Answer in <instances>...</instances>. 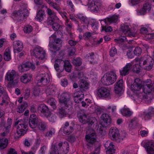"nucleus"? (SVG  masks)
I'll list each match as a JSON object with an SVG mask.
<instances>
[{
	"instance_id": "obj_1",
	"label": "nucleus",
	"mask_w": 154,
	"mask_h": 154,
	"mask_svg": "<svg viewBox=\"0 0 154 154\" xmlns=\"http://www.w3.org/2000/svg\"><path fill=\"white\" fill-rule=\"evenodd\" d=\"M142 87L141 80L139 78L135 79L133 83L131 85V88L134 93L137 94L134 96L135 100L140 102L144 98V97L140 91Z\"/></svg>"
},
{
	"instance_id": "obj_2",
	"label": "nucleus",
	"mask_w": 154,
	"mask_h": 154,
	"mask_svg": "<svg viewBox=\"0 0 154 154\" xmlns=\"http://www.w3.org/2000/svg\"><path fill=\"white\" fill-rule=\"evenodd\" d=\"M5 80L8 82V86L11 88L16 85L18 83L19 76L17 72L14 70H9L6 73Z\"/></svg>"
},
{
	"instance_id": "obj_3",
	"label": "nucleus",
	"mask_w": 154,
	"mask_h": 154,
	"mask_svg": "<svg viewBox=\"0 0 154 154\" xmlns=\"http://www.w3.org/2000/svg\"><path fill=\"white\" fill-rule=\"evenodd\" d=\"M69 150V146L67 142L60 143L58 145H52L50 154H66Z\"/></svg>"
},
{
	"instance_id": "obj_4",
	"label": "nucleus",
	"mask_w": 154,
	"mask_h": 154,
	"mask_svg": "<svg viewBox=\"0 0 154 154\" xmlns=\"http://www.w3.org/2000/svg\"><path fill=\"white\" fill-rule=\"evenodd\" d=\"M29 13V11L25 8L14 11L12 14L13 19L18 22L23 21L26 19Z\"/></svg>"
},
{
	"instance_id": "obj_5",
	"label": "nucleus",
	"mask_w": 154,
	"mask_h": 154,
	"mask_svg": "<svg viewBox=\"0 0 154 154\" xmlns=\"http://www.w3.org/2000/svg\"><path fill=\"white\" fill-rule=\"evenodd\" d=\"M117 76L113 71L105 73L101 79L102 83L105 85H109L114 83L116 81Z\"/></svg>"
},
{
	"instance_id": "obj_6",
	"label": "nucleus",
	"mask_w": 154,
	"mask_h": 154,
	"mask_svg": "<svg viewBox=\"0 0 154 154\" xmlns=\"http://www.w3.org/2000/svg\"><path fill=\"white\" fill-rule=\"evenodd\" d=\"M139 66L140 67L144 66V69L147 70L151 69L154 64V60L150 56L145 55L141 57L139 60Z\"/></svg>"
},
{
	"instance_id": "obj_7",
	"label": "nucleus",
	"mask_w": 154,
	"mask_h": 154,
	"mask_svg": "<svg viewBox=\"0 0 154 154\" xmlns=\"http://www.w3.org/2000/svg\"><path fill=\"white\" fill-rule=\"evenodd\" d=\"M87 5L90 11L95 13L98 12L103 8L100 2L95 0H88Z\"/></svg>"
},
{
	"instance_id": "obj_8",
	"label": "nucleus",
	"mask_w": 154,
	"mask_h": 154,
	"mask_svg": "<svg viewBox=\"0 0 154 154\" xmlns=\"http://www.w3.org/2000/svg\"><path fill=\"white\" fill-rule=\"evenodd\" d=\"M14 124L15 125H18L17 127V132L19 136L23 135L26 133L27 130V126L25 124L23 120L16 119Z\"/></svg>"
},
{
	"instance_id": "obj_9",
	"label": "nucleus",
	"mask_w": 154,
	"mask_h": 154,
	"mask_svg": "<svg viewBox=\"0 0 154 154\" xmlns=\"http://www.w3.org/2000/svg\"><path fill=\"white\" fill-rule=\"evenodd\" d=\"M50 74L44 73H41L37 77V85L38 86H45L48 84L50 82Z\"/></svg>"
},
{
	"instance_id": "obj_10",
	"label": "nucleus",
	"mask_w": 154,
	"mask_h": 154,
	"mask_svg": "<svg viewBox=\"0 0 154 154\" xmlns=\"http://www.w3.org/2000/svg\"><path fill=\"white\" fill-rule=\"evenodd\" d=\"M58 97L60 102L63 104L66 107H68L71 103L70 95L68 93L64 92L61 94H59Z\"/></svg>"
},
{
	"instance_id": "obj_11",
	"label": "nucleus",
	"mask_w": 154,
	"mask_h": 154,
	"mask_svg": "<svg viewBox=\"0 0 154 154\" xmlns=\"http://www.w3.org/2000/svg\"><path fill=\"white\" fill-rule=\"evenodd\" d=\"M87 134L85 138L87 141L90 144H93L97 141V137L95 131L92 129H88L86 132Z\"/></svg>"
},
{
	"instance_id": "obj_12",
	"label": "nucleus",
	"mask_w": 154,
	"mask_h": 154,
	"mask_svg": "<svg viewBox=\"0 0 154 154\" xmlns=\"http://www.w3.org/2000/svg\"><path fill=\"white\" fill-rule=\"evenodd\" d=\"M33 53V55L39 59L42 60L45 57V51L39 46L36 47L34 48Z\"/></svg>"
},
{
	"instance_id": "obj_13",
	"label": "nucleus",
	"mask_w": 154,
	"mask_h": 154,
	"mask_svg": "<svg viewBox=\"0 0 154 154\" xmlns=\"http://www.w3.org/2000/svg\"><path fill=\"white\" fill-rule=\"evenodd\" d=\"M62 40L59 38L54 39V42L53 43H49V46L50 48L51 51H57L60 50V48L62 46Z\"/></svg>"
},
{
	"instance_id": "obj_14",
	"label": "nucleus",
	"mask_w": 154,
	"mask_h": 154,
	"mask_svg": "<svg viewBox=\"0 0 154 154\" xmlns=\"http://www.w3.org/2000/svg\"><path fill=\"white\" fill-rule=\"evenodd\" d=\"M109 135L110 138L117 141H119V134L118 130L116 127L111 128L109 132Z\"/></svg>"
},
{
	"instance_id": "obj_15",
	"label": "nucleus",
	"mask_w": 154,
	"mask_h": 154,
	"mask_svg": "<svg viewBox=\"0 0 154 154\" xmlns=\"http://www.w3.org/2000/svg\"><path fill=\"white\" fill-rule=\"evenodd\" d=\"M37 112L41 116L45 117L48 115L49 112L48 107L44 104H41L38 106Z\"/></svg>"
},
{
	"instance_id": "obj_16",
	"label": "nucleus",
	"mask_w": 154,
	"mask_h": 154,
	"mask_svg": "<svg viewBox=\"0 0 154 154\" xmlns=\"http://www.w3.org/2000/svg\"><path fill=\"white\" fill-rule=\"evenodd\" d=\"M101 125L103 127H107L111 124L110 117L106 113L103 114L100 117Z\"/></svg>"
},
{
	"instance_id": "obj_17",
	"label": "nucleus",
	"mask_w": 154,
	"mask_h": 154,
	"mask_svg": "<svg viewBox=\"0 0 154 154\" xmlns=\"http://www.w3.org/2000/svg\"><path fill=\"white\" fill-rule=\"evenodd\" d=\"M110 91L108 88L104 87H102L97 89V93L99 97H107L110 96Z\"/></svg>"
},
{
	"instance_id": "obj_18",
	"label": "nucleus",
	"mask_w": 154,
	"mask_h": 154,
	"mask_svg": "<svg viewBox=\"0 0 154 154\" xmlns=\"http://www.w3.org/2000/svg\"><path fill=\"white\" fill-rule=\"evenodd\" d=\"M79 121L83 124L87 123L88 125H91L94 123L95 120V118H88L87 115L85 114L81 115L79 117Z\"/></svg>"
},
{
	"instance_id": "obj_19",
	"label": "nucleus",
	"mask_w": 154,
	"mask_h": 154,
	"mask_svg": "<svg viewBox=\"0 0 154 154\" xmlns=\"http://www.w3.org/2000/svg\"><path fill=\"white\" fill-rule=\"evenodd\" d=\"M143 146L149 154H154V142L149 140L144 142Z\"/></svg>"
},
{
	"instance_id": "obj_20",
	"label": "nucleus",
	"mask_w": 154,
	"mask_h": 154,
	"mask_svg": "<svg viewBox=\"0 0 154 154\" xmlns=\"http://www.w3.org/2000/svg\"><path fill=\"white\" fill-rule=\"evenodd\" d=\"M121 29L123 33L126 36L129 37L135 36V33L131 31L130 28L126 24H124L121 25Z\"/></svg>"
},
{
	"instance_id": "obj_21",
	"label": "nucleus",
	"mask_w": 154,
	"mask_h": 154,
	"mask_svg": "<svg viewBox=\"0 0 154 154\" xmlns=\"http://www.w3.org/2000/svg\"><path fill=\"white\" fill-rule=\"evenodd\" d=\"M60 130L64 134L69 135L73 132V128L72 126L69 125V123L67 122L62 127Z\"/></svg>"
},
{
	"instance_id": "obj_22",
	"label": "nucleus",
	"mask_w": 154,
	"mask_h": 154,
	"mask_svg": "<svg viewBox=\"0 0 154 154\" xmlns=\"http://www.w3.org/2000/svg\"><path fill=\"white\" fill-rule=\"evenodd\" d=\"M18 68L20 71L23 72L27 71L29 68L34 70L35 68V66L31 63L28 62L20 65L19 66Z\"/></svg>"
},
{
	"instance_id": "obj_23",
	"label": "nucleus",
	"mask_w": 154,
	"mask_h": 154,
	"mask_svg": "<svg viewBox=\"0 0 154 154\" xmlns=\"http://www.w3.org/2000/svg\"><path fill=\"white\" fill-rule=\"evenodd\" d=\"M142 88V92H143L146 94L150 93L152 90V83H151L150 80H149L148 81L144 82Z\"/></svg>"
},
{
	"instance_id": "obj_24",
	"label": "nucleus",
	"mask_w": 154,
	"mask_h": 154,
	"mask_svg": "<svg viewBox=\"0 0 154 154\" xmlns=\"http://www.w3.org/2000/svg\"><path fill=\"white\" fill-rule=\"evenodd\" d=\"M151 8V5L149 2H146L143 5V8L137 12L138 14L144 15L146 13L147 11H149Z\"/></svg>"
},
{
	"instance_id": "obj_25",
	"label": "nucleus",
	"mask_w": 154,
	"mask_h": 154,
	"mask_svg": "<svg viewBox=\"0 0 154 154\" xmlns=\"http://www.w3.org/2000/svg\"><path fill=\"white\" fill-rule=\"evenodd\" d=\"M133 64L132 62L127 63L125 66L122 68V69L120 70V75L125 76L128 74L132 68Z\"/></svg>"
},
{
	"instance_id": "obj_26",
	"label": "nucleus",
	"mask_w": 154,
	"mask_h": 154,
	"mask_svg": "<svg viewBox=\"0 0 154 154\" xmlns=\"http://www.w3.org/2000/svg\"><path fill=\"white\" fill-rule=\"evenodd\" d=\"M64 61L61 59H57L56 60L54 64V68L58 72H60L63 71Z\"/></svg>"
},
{
	"instance_id": "obj_27",
	"label": "nucleus",
	"mask_w": 154,
	"mask_h": 154,
	"mask_svg": "<svg viewBox=\"0 0 154 154\" xmlns=\"http://www.w3.org/2000/svg\"><path fill=\"white\" fill-rule=\"evenodd\" d=\"M14 52L17 51L18 52L21 51L23 48V43L19 40H16L14 42L12 45Z\"/></svg>"
},
{
	"instance_id": "obj_28",
	"label": "nucleus",
	"mask_w": 154,
	"mask_h": 154,
	"mask_svg": "<svg viewBox=\"0 0 154 154\" xmlns=\"http://www.w3.org/2000/svg\"><path fill=\"white\" fill-rule=\"evenodd\" d=\"M38 119L36 115L35 114H32L30 116L29 119V126L30 127L34 129L37 126Z\"/></svg>"
},
{
	"instance_id": "obj_29",
	"label": "nucleus",
	"mask_w": 154,
	"mask_h": 154,
	"mask_svg": "<svg viewBox=\"0 0 154 154\" xmlns=\"http://www.w3.org/2000/svg\"><path fill=\"white\" fill-rule=\"evenodd\" d=\"M123 80H119L114 85V89L116 93L118 94L122 90Z\"/></svg>"
},
{
	"instance_id": "obj_30",
	"label": "nucleus",
	"mask_w": 154,
	"mask_h": 154,
	"mask_svg": "<svg viewBox=\"0 0 154 154\" xmlns=\"http://www.w3.org/2000/svg\"><path fill=\"white\" fill-rule=\"evenodd\" d=\"M56 87L52 85H49L46 90V93L47 96L54 95L57 91Z\"/></svg>"
},
{
	"instance_id": "obj_31",
	"label": "nucleus",
	"mask_w": 154,
	"mask_h": 154,
	"mask_svg": "<svg viewBox=\"0 0 154 154\" xmlns=\"http://www.w3.org/2000/svg\"><path fill=\"white\" fill-rule=\"evenodd\" d=\"M68 109L63 107L59 108L57 109L58 114L60 118H63L66 116L68 114Z\"/></svg>"
},
{
	"instance_id": "obj_32",
	"label": "nucleus",
	"mask_w": 154,
	"mask_h": 154,
	"mask_svg": "<svg viewBox=\"0 0 154 154\" xmlns=\"http://www.w3.org/2000/svg\"><path fill=\"white\" fill-rule=\"evenodd\" d=\"M76 18L80 21L81 23L86 25H88L89 23L88 18L82 14H79L77 15Z\"/></svg>"
},
{
	"instance_id": "obj_33",
	"label": "nucleus",
	"mask_w": 154,
	"mask_h": 154,
	"mask_svg": "<svg viewBox=\"0 0 154 154\" xmlns=\"http://www.w3.org/2000/svg\"><path fill=\"white\" fill-rule=\"evenodd\" d=\"M80 89L83 91H85L89 88L88 83L85 80H81L79 83Z\"/></svg>"
},
{
	"instance_id": "obj_34",
	"label": "nucleus",
	"mask_w": 154,
	"mask_h": 154,
	"mask_svg": "<svg viewBox=\"0 0 154 154\" xmlns=\"http://www.w3.org/2000/svg\"><path fill=\"white\" fill-rule=\"evenodd\" d=\"M32 75L29 74H24L21 76L20 79L21 82L26 83L29 82L31 80Z\"/></svg>"
},
{
	"instance_id": "obj_35",
	"label": "nucleus",
	"mask_w": 154,
	"mask_h": 154,
	"mask_svg": "<svg viewBox=\"0 0 154 154\" xmlns=\"http://www.w3.org/2000/svg\"><path fill=\"white\" fill-rule=\"evenodd\" d=\"M108 146V144H105V147L107 148V150L106 151L107 154H112L114 152L115 149L114 147V145L112 143H110Z\"/></svg>"
},
{
	"instance_id": "obj_36",
	"label": "nucleus",
	"mask_w": 154,
	"mask_h": 154,
	"mask_svg": "<svg viewBox=\"0 0 154 154\" xmlns=\"http://www.w3.org/2000/svg\"><path fill=\"white\" fill-rule=\"evenodd\" d=\"M47 126V123L46 122L40 121L38 122L37 127L39 130L44 131L46 128Z\"/></svg>"
},
{
	"instance_id": "obj_37",
	"label": "nucleus",
	"mask_w": 154,
	"mask_h": 154,
	"mask_svg": "<svg viewBox=\"0 0 154 154\" xmlns=\"http://www.w3.org/2000/svg\"><path fill=\"white\" fill-rule=\"evenodd\" d=\"M121 112L122 115L125 116L129 117L132 114V112L128 108H125V107L122 109L121 110Z\"/></svg>"
},
{
	"instance_id": "obj_38",
	"label": "nucleus",
	"mask_w": 154,
	"mask_h": 154,
	"mask_svg": "<svg viewBox=\"0 0 154 154\" xmlns=\"http://www.w3.org/2000/svg\"><path fill=\"white\" fill-rule=\"evenodd\" d=\"M28 106V104L26 102H23L20 105H19L17 109V111L19 113L23 112Z\"/></svg>"
},
{
	"instance_id": "obj_39",
	"label": "nucleus",
	"mask_w": 154,
	"mask_h": 154,
	"mask_svg": "<svg viewBox=\"0 0 154 154\" xmlns=\"http://www.w3.org/2000/svg\"><path fill=\"white\" fill-rule=\"evenodd\" d=\"M63 66L64 69L68 72H70L72 69V65L68 60L64 61Z\"/></svg>"
},
{
	"instance_id": "obj_40",
	"label": "nucleus",
	"mask_w": 154,
	"mask_h": 154,
	"mask_svg": "<svg viewBox=\"0 0 154 154\" xmlns=\"http://www.w3.org/2000/svg\"><path fill=\"white\" fill-rule=\"evenodd\" d=\"M45 13V12L44 11L42 10H39L37 13L35 19L39 21H42L44 19V16Z\"/></svg>"
},
{
	"instance_id": "obj_41",
	"label": "nucleus",
	"mask_w": 154,
	"mask_h": 154,
	"mask_svg": "<svg viewBox=\"0 0 154 154\" xmlns=\"http://www.w3.org/2000/svg\"><path fill=\"white\" fill-rule=\"evenodd\" d=\"M8 140L6 138L0 139V148L3 149L5 148L8 144Z\"/></svg>"
},
{
	"instance_id": "obj_42",
	"label": "nucleus",
	"mask_w": 154,
	"mask_h": 154,
	"mask_svg": "<svg viewBox=\"0 0 154 154\" xmlns=\"http://www.w3.org/2000/svg\"><path fill=\"white\" fill-rule=\"evenodd\" d=\"M67 5L69 9V12L71 13H73L75 11V7L71 0H67L66 1Z\"/></svg>"
},
{
	"instance_id": "obj_43",
	"label": "nucleus",
	"mask_w": 154,
	"mask_h": 154,
	"mask_svg": "<svg viewBox=\"0 0 154 154\" xmlns=\"http://www.w3.org/2000/svg\"><path fill=\"white\" fill-rule=\"evenodd\" d=\"M11 52L8 48L7 49L4 53V59L6 61H9L11 58Z\"/></svg>"
},
{
	"instance_id": "obj_44",
	"label": "nucleus",
	"mask_w": 154,
	"mask_h": 154,
	"mask_svg": "<svg viewBox=\"0 0 154 154\" xmlns=\"http://www.w3.org/2000/svg\"><path fill=\"white\" fill-rule=\"evenodd\" d=\"M45 117L47 118L51 122H54L56 120L57 117L56 115L54 114L51 113L50 112L48 115L46 116Z\"/></svg>"
},
{
	"instance_id": "obj_45",
	"label": "nucleus",
	"mask_w": 154,
	"mask_h": 154,
	"mask_svg": "<svg viewBox=\"0 0 154 154\" xmlns=\"http://www.w3.org/2000/svg\"><path fill=\"white\" fill-rule=\"evenodd\" d=\"M118 19V16L115 15L111 17L107 18L105 21L106 22H108L111 23L117 22Z\"/></svg>"
},
{
	"instance_id": "obj_46",
	"label": "nucleus",
	"mask_w": 154,
	"mask_h": 154,
	"mask_svg": "<svg viewBox=\"0 0 154 154\" xmlns=\"http://www.w3.org/2000/svg\"><path fill=\"white\" fill-rule=\"evenodd\" d=\"M47 103L52 107L54 109H56V104L57 101L54 98H52L49 99L47 100Z\"/></svg>"
},
{
	"instance_id": "obj_47",
	"label": "nucleus",
	"mask_w": 154,
	"mask_h": 154,
	"mask_svg": "<svg viewBox=\"0 0 154 154\" xmlns=\"http://www.w3.org/2000/svg\"><path fill=\"white\" fill-rule=\"evenodd\" d=\"M72 63L76 66H80L82 63V59L79 57H77L72 60Z\"/></svg>"
},
{
	"instance_id": "obj_48",
	"label": "nucleus",
	"mask_w": 154,
	"mask_h": 154,
	"mask_svg": "<svg viewBox=\"0 0 154 154\" xmlns=\"http://www.w3.org/2000/svg\"><path fill=\"white\" fill-rule=\"evenodd\" d=\"M109 55L111 57L114 56L117 54V50L114 46L112 47L109 51Z\"/></svg>"
},
{
	"instance_id": "obj_49",
	"label": "nucleus",
	"mask_w": 154,
	"mask_h": 154,
	"mask_svg": "<svg viewBox=\"0 0 154 154\" xmlns=\"http://www.w3.org/2000/svg\"><path fill=\"white\" fill-rule=\"evenodd\" d=\"M149 112H143L141 115V117L142 118H144L145 120L150 119L151 118L152 115Z\"/></svg>"
},
{
	"instance_id": "obj_50",
	"label": "nucleus",
	"mask_w": 154,
	"mask_h": 154,
	"mask_svg": "<svg viewBox=\"0 0 154 154\" xmlns=\"http://www.w3.org/2000/svg\"><path fill=\"white\" fill-rule=\"evenodd\" d=\"M47 13L50 16V17H52L54 18H57V17L56 13L52 11L49 8L47 9Z\"/></svg>"
},
{
	"instance_id": "obj_51",
	"label": "nucleus",
	"mask_w": 154,
	"mask_h": 154,
	"mask_svg": "<svg viewBox=\"0 0 154 154\" xmlns=\"http://www.w3.org/2000/svg\"><path fill=\"white\" fill-rule=\"evenodd\" d=\"M12 120L11 119H8L7 120V126L5 125V127L6 128V133H8L9 132V129L11 128V125Z\"/></svg>"
},
{
	"instance_id": "obj_52",
	"label": "nucleus",
	"mask_w": 154,
	"mask_h": 154,
	"mask_svg": "<svg viewBox=\"0 0 154 154\" xmlns=\"http://www.w3.org/2000/svg\"><path fill=\"white\" fill-rule=\"evenodd\" d=\"M32 27L30 25H26L24 28V31L26 33H29L32 30Z\"/></svg>"
},
{
	"instance_id": "obj_53",
	"label": "nucleus",
	"mask_w": 154,
	"mask_h": 154,
	"mask_svg": "<svg viewBox=\"0 0 154 154\" xmlns=\"http://www.w3.org/2000/svg\"><path fill=\"white\" fill-rule=\"evenodd\" d=\"M116 109L115 106H109L106 109V111L109 113H112L115 112Z\"/></svg>"
},
{
	"instance_id": "obj_54",
	"label": "nucleus",
	"mask_w": 154,
	"mask_h": 154,
	"mask_svg": "<svg viewBox=\"0 0 154 154\" xmlns=\"http://www.w3.org/2000/svg\"><path fill=\"white\" fill-rule=\"evenodd\" d=\"M50 5L57 11H59V10L61 9L59 6L56 3L53 2L51 3Z\"/></svg>"
},
{
	"instance_id": "obj_55",
	"label": "nucleus",
	"mask_w": 154,
	"mask_h": 154,
	"mask_svg": "<svg viewBox=\"0 0 154 154\" xmlns=\"http://www.w3.org/2000/svg\"><path fill=\"white\" fill-rule=\"evenodd\" d=\"M92 35V33L89 32H87L84 33L83 35V37L86 40H88L90 39Z\"/></svg>"
},
{
	"instance_id": "obj_56",
	"label": "nucleus",
	"mask_w": 154,
	"mask_h": 154,
	"mask_svg": "<svg viewBox=\"0 0 154 154\" xmlns=\"http://www.w3.org/2000/svg\"><path fill=\"white\" fill-rule=\"evenodd\" d=\"M134 52V54L139 56L141 54L142 50L140 47H137L135 48Z\"/></svg>"
},
{
	"instance_id": "obj_57",
	"label": "nucleus",
	"mask_w": 154,
	"mask_h": 154,
	"mask_svg": "<svg viewBox=\"0 0 154 154\" xmlns=\"http://www.w3.org/2000/svg\"><path fill=\"white\" fill-rule=\"evenodd\" d=\"M102 31H104L105 32H111L112 31V29L110 26H102Z\"/></svg>"
},
{
	"instance_id": "obj_58",
	"label": "nucleus",
	"mask_w": 154,
	"mask_h": 154,
	"mask_svg": "<svg viewBox=\"0 0 154 154\" xmlns=\"http://www.w3.org/2000/svg\"><path fill=\"white\" fill-rule=\"evenodd\" d=\"M80 96L81 98H84V94L82 91H76L74 94V96Z\"/></svg>"
},
{
	"instance_id": "obj_59",
	"label": "nucleus",
	"mask_w": 154,
	"mask_h": 154,
	"mask_svg": "<svg viewBox=\"0 0 154 154\" xmlns=\"http://www.w3.org/2000/svg\"><path fill=\"white\" fill-rule=\"evenodd\" d=\"M55 133V130L54 129L51 128L50 130L48 131L46 134L45 136L47 137H51L52 135Z\"/></svg>"
},
{
	"instance_id": "obj_60",
	"label": "nucleus",
	"mask_w": 154,
	"mask_h": 154,
	"mask_svg": "<svg viewBox=\"0 0 154 154\" xmlns=\"http://www.w3.org/2000/svg\"><path fill=\"white\" fill-rule=\"evenodd\" d=\"M65 25L66 26V28L69 32V35L71 37L72 36V34L70 32H69L71 30V28H72V23H66Z\"/></svg>"
},
{
	"instance_id": "obj_61",
	"label": "nucleus",
	"mask_w": 154,
	"mask_h": 154,
	"mask_svg": "<svg viewBox=\"0 0 154 154\" xmlns=\"http://www.w3.org/2000/svg\"><path fill=\"white\" fill-rule=\"evenodd\" d=\"M97 131L99 134L102 136H104L106 134L105 130L102 127H100L98 129Z\"/></svg>"
},
{
	"instance_id": "obj_62",
	"label": "nucleus",
	"mask_w": 154,
	"mask_h": 154,
	"mask_svg": "<svg viewBox=\"0 0 154 154\" xmlns=\"http://www.w3.org/2000/svg\"><path fill=\"white\" fill-rule=\"evenodd\" d=\"M57 18H54L52 17H50L48 19L47 22V24L48 25H50L52 26L54 23V20L56 19Z\"/></svg>"
},
{
	"instance_id": "obj_63",
	"label": "nucleus",
	"mask_w": 154,
	"mask_h": 154,
	"mask_svg": "<svg viewBox=\"0 0 154 154\" xmlns=\"http://www.w3.org/2000/svg\"><path fill=\"white\" fill-rule=\"evenodd\" d=\"M145 27H141L140 29V32L142 33H146L148 32V29L149 27V25H147Z\"/></svg>"
},
{
	"instance_id": "obj_64",
	"label": "nucleus",
	"mask_w": 154,
	"mask_h": 154,
	"mask_svg": "<svg viewBox=\"0 0 154 154\" xmlns=\"http://www.w3.org/2000/svg\"><path fill=\"white\" fill-rule=\"evenodd\" d=\"M60 25L58 23H54L52 25V27L53 29L55 31H57L59 29Z\"/></svg>"
}]
</instances>
